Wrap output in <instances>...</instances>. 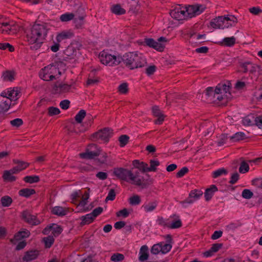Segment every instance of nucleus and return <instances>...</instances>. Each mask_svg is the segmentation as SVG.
<instances>
[{
  "label": "nucleus",
  "mask_w": 262,
  "mask_h": 262,
  "mask_svg": "<svg viewBox=\"0 0 262 262\" xmlns=\"http://www.w3.org/2000/svg\"><path fill=\"white\" fill-rule=\"evenodd\" d=\"M49 29V26L44 23L35 24L31 27L27 32V38L32 50L40 48Z\"/></svg>",
  "instance_id": "1"
},
{
  "label": "nucleus",
  "mask_w": 262,
  "mask_h": 262,
  "mask_svg": "<svg viewBox=\"0 0 262 262\" xmlns=\"http://www.w3.org/2000/svg\"><path fill=\"white\" fill-rule=\"evenodd\" d=\"M230 87V81L221 82L217 85L215 89L212 87H208L205 91V95L210 101L213 102L228 100L231 98Z\"/></svg>",
  "instance_id": "2"
},
{
  "label": "nucleus",
  "mask_w": 262,
  "mask_h": 262,
  "mask_svg": "<svg viewBox=\"0 0 262 262\" xmlns=\"http://www.w3.org/2000/svg\"><path fill=\"white\" fill-rule=\"evenodd\" d=\"M133 170L134 168L128 170L120 168L115 169L114 173L116 177L121 180L143 187L145 185L144 180L142 177L134 174Z\"/></svg>",
  "instance_id": "3"
},
{
  "label": "nucleus",
  "mask_w": 262,
  "mask_h": 262,
  "mask_svg": "<svg viewBox=\"0 0 262 262\" xmlns=\"http://www.w3.org/2000/svg\"><path fill=\"white\" fill-rule=\"evenodd\" d=\"M64 67L65 65L60 61L49 64L40 72V77L45 81L53 80L61 74L59 69Z\"/></svg>",
  "instance_id": "4"
},
{
  "label": "nucleus",
  "mask_w": 262,
  "mask_h": 262,
  "mask_svg": "<svg viewBox=\"0 0 262 262\" xmlns=\"http://www.w3.org/2000/svg\"><path fill=\"white\" fill-rule=\"evenodd\" d=\"M122 60L130 69L141 68L146 63L145 57L141 53H127L122 57Z\"/></svg>",
  "instance_id": "5"
},
{
  "label": "nucleus",
  "mask_w": 262,
  "mask_h": 262,
  "mask_svg": "<svg viewBox=\"0 0 262 262\" xmlns=\"http://www.w3.org/2000/svg\"><path fill=\"white\" fill-rule=\"evenodd\" d=\"M99 59L102 64L108 66L118 65L122 61L121 57L110 54L104 51L99 53Z\"/></svg>",
  "instance_id": "6"
},
{
  "label": "nucleus",
  "mask_w": 262,
  "mask_h": 262,
  "mask_svg": "<svg viewBox=\"0 0 262 262\" xmlns=\"http://www.w3.org/2000/svg\"><path fill=\"white\" fill-rule=\"evenodd\" d=\"M171 244L162 242L155 244L151 249V252L154 254H166L171 250Z\"/></svg>",
  "instance_id": "7"
},
{
  "label": "nucleus",
  "mask_w": 262,
  "mask_h": 262,
  "mask_svg": "<svg viewBox=\"0 0 262 262\" xmlns=\"http://www.w3.org/2000/svg\"><path fill=\"white\" fill-rule=\"evenodd\" d=\"M187 18H192L201 14L205 10V7L202 5H194L185 7Z\"/></svg>",
  "instance_id": "8"
},
{
  "label": "nucleus",
  "mask_w": 262,
  "mask_h": 262,
  "mask_svg": "<svg viewBox=\"0 0 262 262\" xmlns=\"http://www.w3.org/2000/svg\"><path fill=\"white\" fill-rule=\"evenodd\" d=\"M186 8L185 7L178 5L176 6L170 12V15L174 19L182 20L187 19L186 15Z\"/></svg>",
  "instance_id": "9"
},
{
  "label": "nucleus",
  "mask_w": 262,
  "mask_h": 262,
  "mask_svg": "<svg viewBox=\"0 0 262 262\" xmlns=\"http://www.w3.org/2000/svg\"><path fill=\"white\" fill-rule=\"evenodd\" d=\"M19 29V27L12 21H3L0 33L3 34H10L12 32L16 33Z\"/></svg>",
  "instance_id": "10"
},
{
  "label": "nucleus",
  "mask_w": 262,
  "mask_h": 262,
  "mask_svg": "<svg viewBox=\"0 0 262 262\" xmlns=\"http://www.w3.org/2000/svg\"><path fill=\"white\" fill-rule=\"evenodd\" d=\"M19 91L16 88H9L4 91L1 94L2 99H8L10 101V104L12 101L16 100L19 96Z\"/></svg>",
  "instance_id": "11"
},
{
  "label": "nucleus",
  "mask_w": 262,
  "mask_h": 262,
  "mask_svg": "<svg viewBox=\"0 0 262 262\" xmlns=\"http://www.w3.org/2000/svg\"><path fill=\"white\" fill-rule=\"evenodd\" d=\"M167 39L165 37H161L157 40L148 38V47H151L158 51L162 52L164 50Z\"/></svg>",
  "instance_id": "12"
},
{
  "label": "nucleus",
  "mask_w": 262,
  "mask_h": 262,
  "mask_svg": "<svg viewBox=\"0 0 262 262\" xmlns=\"http://www.w3.org/2000/svg\"><path fill=\"white\" fill-rule=\"evenodd\" d=\"M112 134V132L110 128H105L94 134L93 137L97 140L106 142Z\"/></svg>",
  "instance_id": "13"
},
{
  "label": "nucleus",
  "mask_w": 262,
  "mask_h": 262,
  "mask_svg": "<svg viewBox=\"0 0 262 262\" xmlns=\"http://www.w3.org/2000/svg\"><path fill=\"white\" fill-rule=\"evenodd\" d=\"M203 195V192L201 190L194 189L190 191L189 198L182 202L185 203L191 204L199 200Z\"/></svg>",
  "instance_id": "14"
},
{
  "label": "nucleus",
  "mask_w": 262,
  "mask_h": 262,
  "mask_svg": "<svg viewBox=\"0 0 262 262\" xmlns=\"http://www.w3.org/2000/svg\"><path fill=\"white\" fill-rule=\"evenodd\" d=\"M22 216L26 222L32 225H37L40 223V221L36 218V216L31 214L28 211H24Z\"/></svg>",
  "instance_id": "15"
},
{
  "label": "nucleus",
  "mask_w": 262,
  "mask_h": 262,
  "mask_svg": "<svg viewBox=\"0 0 262 262\" xmlns=\"http://www.w3.org/2000/svg\"><path fill=\"white\" fill-rule=\"evenodd\" d=\"M258 116L255 114H250L244 118L242 120V123L245 126L257 125V118Z\"/></svg>",
  "instance_id": "16"
},
{
  "label": "nucleus",
  "mask_w": 262,
  "mask_h": 262,
  "mask_svg": "<svg viewBox=\"0 0 262 262\" xmlns=\"http://www.w3.org/2000/svg\"><path fill=\"white\" fill-rule=\"evenodd\" d=\"M223 17L224 19H223V23L222 24L223 26V29L232 26L237 22V18L234 15H228L223 16Z\"/></svg>",
  "instance_id": "17"
},
{
  "label": "nucleus",
  "mask_w": 262,
  "mask_h": 262,
  "mask_svg": "<svg viewBox=\"0 0 262 262\" xmlns=\"http://www.w3.org/2000/svg\"><path fill=\"white\" fill-rule=\"evenodd\" d=\"M152 113L154 116L157 118L155 121V123L158 124L162 123L164 120L165 116L159 107L157 106H154L152 108Z\"/></svg>",
  "instance_id": "18"
},
{
  "label": "nucleus",
  "mask_w": 262,
  "mask_h": 262,
  "mask_svg": "<svg viewBox=\"0 0 262 262\" xmlns=\"http://www.w3.org/2000/svg\"><path fill=\"white\" fill-rule=\"evenodd\" d=\"M55 91L56 93H67L71 89V85L66 83L57 82L54 86Z\"/></svg>",
  "instance_id": "19"
},
{
  "label": "nucleus",
  "mask_w": 262,
  "mask_h": 262,
  "mask_svg": "<svg viewBox=\"0 0 262 262\" xmlns=\"http://www.w3.org/2000/svg\"><path fill=\"white\" fill-rule=\"evenodd\" d=\"M73 36V33L70 31H63L59 33L56 37L57 42H60L62 40L71 38Z\"/></svg>",
  "instance_id": "20"
},
{
  "label": "nucleus",
  "mask_w": 262,
  "mask_h": 262,
  "mask_svg": "<svg viewBox=\"0 0 262 262\" xmlns=\"http://www.w3.org/2000/svg\"><path fill=\"white\" fill-rule=\"evenodd\" d=\"M100 154V150H97L95 151L87 150L85 152L80 154V156L81 158L83 159H91L98 156Z\"/></svg>",
  "instance_id": "21"
},
{
  "label": "nucleus",
  "mask_w": 262,
  "mask_h": 262,
  "mask_svg": "<svg viewBox=\"0 0 262 262\" xmlns=\"http://www.w3.org/2000/svg\"><path fill=\"white\" fill-rule=\"evenodd\" d=\"M223 19H224L223 16H219L215 18L212 19L210 22V25L211 27L214 29H223Z\"/></svg>",
  "instance_id": "22"
},
{
  "label": "nucleus",
  "mask_w": 262,
  "mask_h": 262,
  "mask_svg": "<svg viewBox=\"0 0 262 262\" xmlns=\"http://www.w3.org/2000/svg\"><path fill=\"white\" fill-rule=\"evenodd\" d=\"M78 46H81V45L76 43L72 44L71 46H69L67 49L64 51V54L67 56L73 58L76 55L77 50L75 49L76 48L78 47Z\"/></svg>",
  "instance_id": "23"
},
{
  "label": "nucleus",
  "mask_w": 262,
  "mask_h": 262,
  "mask_svg": "<svg viewBox=\"0 0 262 262\" xmlns=\"http://www.w3.org/2000/svg\"><path fill=\"white\" fill-rule=\"evenodd\" d=\"M10 106V101L8 99L0 97V114L8 110Z\"/></svg>",
  "instance_id": "24"
},
{
  "label": "nucleus",
  "mask_w": 262,
  "mask_h": 262,
  "mask_svg": "<svg viewBox=\"0 0 262 262\" xmlns=\"http://www.w3.org/2000/svg\"><path fill=\"white\" fill-rule=\"evenodd\" d=\"M133 165L135 168H138L142 172H145L147 170V164L143 162H140L139 160H134Z\"/></svg>",
  "instance_id": "25"
},
{
  "label": "nucleus",
  "mask_w": 262,
  "mask_h": 262,
  "mask_svg": "<svg viewBox=\"0 0 262 262\" xmlns=\"http://www.w3.org/2000/svg\"><path fill=\"white\" fill-rule=\"evenodd\" d=\"M217 189L216 187L213 185L210 186V188L207 189L204 193V196L206 201L210 200L212 197L214 193L217 191Z\"/></svg>",
  "instance_id": "26"
},
{
  "label": "nucleus",
  "mask_w": 262,
  "mask_h": 262,
  "mask_svg": "<svg viewBox=\"0 0 262 262\" xmlns=\"http://www.w3.org/2000/svg\"><path fill=\"white\" fill-rule=\"evenodd\" d=\"M68 210L66 208H63L60 206H55L52 208V212L53 214L63 216L67 213Z\"/></svg>",
  "instance_id": "27"
},
{
  "label": "nucleus",
  "mask_w": 262,
  "mask_h": 262,
  "mask_svg": "<svg viewBox=\"0 0 262 262\" xmlns=\"http://www.w3.org/2000/svg\"><path fill=\"white\" fill-rule=\"evenodd\" d=\"M139 259L141 261L147 259V246L146 245H144L140 248Z\"/></svg>",
  "instance_id": "28"
},
{
  "label": "nucleus",
  "mask_w": 262,
  "mask_h": 262,
  "mask_svg": "<svg viewBox=\"0 0 262 262\" xmlns=\"http://www.w3.org/2000/svg\"><path fill=\"white\" fill-rule=\"evenodd\" d=\"M235 41L236 38L234 36L230 37H225L222 39L221 43L225 46L232 47L235 43Z\"/></svg>",
  "instance_id": "29"
},
{
  "label": "nucleus",
  "mask_w": 262,
  "mask_h": 262,
  "mask_svg": "<svg viewBox=\"0 0 262 262\" xmlns=\"http://www.w3.org/2000/svg\"><path fill=\"white\" fill-rule=\"evenodd\" d=\"M254 67L252 63L250 62H245L243 63L241 67V71L244 73L248 72H252L254 71Z\"/></svg>",
  "instance_id": "30"
},
{
  "label": "nucleus",
  "mask_w": 262,
  "mask_h": 262,
  "mask_svg": "<svg viewBox=\"0 0 262 262\" xmlns=\"http://www.w3.org/2000/svg\"><path fill=\"white\" fill-rule=\"evenodd\" d=\"M93 214L91 213L88 214L84 216H82L80 217L81 220V225L83 226L85 224H89L92 223L94 220Z\"/></svg>",
  "instance_id": "31"
},
{
  "label": "nucleus",
  "mask_w": 262,
  "mask_h": 262,
  "mask_svg": "<svg viewBox=\"0 0 262 262\" xmlns=\"http://www.w3.org/2000/svg\"><path fill=\"white\" fill-rule=\"evenodd\" d=\"M35 193V191L34 189L30 188H24L19 191V194L26 198H28Z\"/></svg>",
  "instance_id": "32"
},
{
  "label": "nucleus",
  "mask_w": 262,
  "mask_h": 262,
  "mask_svg": "<svg viewBox=\"0 0 262 262\" xmlns=\"http://www.w3.org/2000/svg\"><path fill=\"white\" fill-rule=\"evenodd\" d=\"M14 73L12 71H7L3 73L2 78L5 81H11L14 79Z\"/></svg>",
  "instance_id": "33"
},
{
  "label": "nucleus",
  "mask_w": 262,
  "mask_h": 262,
  "mask_svg": "<svg viewBox=\"0 0 262 262\" xmlns=\"http://www.w3.org/2000/svg\"><path fill=\"white\" fill-rule=\"evenodd\" d=\"M38 252L35 251L28 252L24 256L23 259L26 261H30L35 259L37 257Z\"/></svg>",
  "instance_id": "34"
},
{
  "label": "nucleus",
  "mask_w": 262,
  "mask_h": 262,
  "mask_svg": "<svg viewBox=\"0 0 262 262\" xmlns=\"http://www.w3.org/2000/svg\"><path fill=\"white\" fill-rule=\"evenodd\" d=\"M89 198V193L85 192L82 197L81 201L78 203V207H83V210L86 211L87 209L84 208V206L87 204V200Z\"/></svg>",
  "instance_id": "35"
},
{
  "label": "nucleus",
  "mask_w": 262,
  "mask_h": 262,
  "mask_svg": "<svg viewBox=\"0 0 262 262\" xmlns=\"http://www.w3.org/2000/svg\"><path fill=\"white\" fill-rule=\"evenodd\" d=\"M245 137V134L243 132H237L233 135L230 137V140L233 142L243 140Z\"/></svg>",
  "instance_id": "36"
},
{
  "label": "nucleus",
  "mask_w": 262,
  "mask_h": 262,
  "mask_svg": "<svg viewBox=\"0 0 262 262\" xmlns=\"http://www.w3.org/2000/svg\"><path fill=\"white\" fill-rule=\"evenodd\" d=\"M150 165L148 166V172L149 171H156L157 170V167L160 165V163L158 160H150Z\"/></svg>",
  "instance_id": "37"
},
{
  "label": "nucleus",
  "mask_w": 262,
  "mask_h": 262,
  "mask_svg": "<svg viewBox=\"0 0 262 262\" xmlns=\"http://www.w3.org/2000/svg\"><path fill=\"white\" fill-rule=\"evenodd\" d=\"M112 12L116 15H122L125 13V10L119 5H116L111 8Z\"/></svg>",
  "instance_id": "38"
},
{
  "label": "nucleus",
  "mask_w": 262,
  "mask_h": 262,
  "mask_svg": "<svg viewBox=\"0 0 262 262\" xmlns=\"http://www.w3.org/2000/svg\"><path fill=\"white\" fill-rule=\"evenodd\" d=\"M50 228H51V231H52V233L54 236H58L62 231V228L56 224L50 226Z\"/></svg>",
  "instance_id": "39"
},
{
  "label": "nucleus",
  "mask_w": 262,
  "mask_h": 262,
  "mask_svg": "<svg viewBox=\"0 0 262 262\" xmlns=\"http://www.w3.org/2000/svg\"><path fill=\"white\" fill-rule=\"evenodd\" d=\"M75 15L73 13H66L60 16V20L62 22H67L74 18Z\"/></svg>",
  "instance_id": "40"
},
{
  "label": "nucleus",
  "mask_w": 262,
  "mask_h": 262,
  "mask_svg": "<svg viewBox=\"0 0 262 262\" xmlns=\"http://www.w3.org/2000/svg\"><path fill=\"white\" fill-rule=\"evenodd\" d=\"M128 202L132 206L138 205L141 202L140 197L138 195H134L129 198Z\"/></svg>",
  "instance_id": "41"
},
{
  "label": "nucleus",
  "mask_w": 262,
  "mask_h": 262,
  "mask_svg": "<svg viewBox=\"0 0 262 262\" xmlns=\"http://www.w3.org/2000/svg\"><path fill=\"white\" fill-rule=\"evenodd\" d=\"M228 174V171L225 169L224 168H219L215 171H214L212 173L213 177L214 178H216L220 176L224 175L226 176Z\"/></svg>",
  "instance_id": "42"
},
{
  "label": "nucleus",
  "mask_w": 262,
  "mask_h": 262,
  "mask_svg": "<svg viewBox=\"0 0 262 262\" xmlns=\"http://www.w3.org/2000/svg\"><path fill=\"white\" fill-rule=\"evenodd\" d=\"M174 216L176 217V220L171 222L170 224L169 225L170 228L172 229H175L179 228L182 225L181 221L178 216L174 215Z\"/></svg>",
  "instance_id": "43"
},
{
  "label": "nucleus",
  "mask_w": 262,
  "mask_h": 262,
  "mask_svg": "<svg viewBox=\"0 0 262 262\" xmlns=\"http://www.w3.org/2000/svg\"><path fill=\"white\" fill-rule=\"evenodd\" d=\"M46 248H50L53 245L54 242V238L52 236L49 235L43 238Z\"/></svg>",
  "instance_id": "44"
},
{
  "label": "nucleus",
  "mask_w": 262,
  "mask_h": 262,
  "mask_svg": "<svg viewBox=\"0 0 262 262\" xmlns=\"http://www.w3.org/2000/svg\"><path fill=\"white\" fill-rule=\"evenodd\" d=\"M85 116H86V112L83 110H81L78 112V113L75 117V120L78 123H81L82 122V120L83 119V118L85 117Z\"/></svg>",
  "instance_id": "45"
},
{
  "label": "nucleus",
  "mask_w": 262,
  "mask_h": 262,
  "mask_svg": "<svg viewBox=\"0 0 262 262\" xmlns=\"http://www.w3.org/2000/svg\"><path fill=\"white\" fill-rule=\"evenodd\" d=\"M128 140L129 137L128 136L126 135H121L119 138L120 146L121 147L124 146L128 143Z\"/></svg>",
  "instance_id": "46"
},
{
  "label": "nucleus",
  "mask_w": 262,
  "mask_h": 262,
  "mask_svg": "<svg viewBox=\"0 0 262 262\" xmlns=\"http://www.w3.org/2000/svg\"><path fill=\"white\" fill-rule=\"evenodd\" d=\"M39 178L38 176H27L24 178V181L30 184L38 182Z\"/></svg>",
  "instance_id": "47"
},
{
  "label": "nucleus",
  "mask_w": 262,
  "mask_h": 262,
  "mask_svg": "<svg viewBox=\"0 0 262 262\" xmlns=\"http://www.w3.org/2000/svg\"><path fill=\"white\" fill-rule=\"evenodd\" d=\"M249 170V165L245 161H243L239 168V171L242 173L247 172Z\"/></svg>",
  "instance_id": "48"
},
{
  "label": "nucleus",
  "mask_w": 262,
  "mask_h": 262,
  "mask_svg": "<svg viewBox=\"0 0 262 262\" xmlns=\"http://www.w3.org/2000/svg\"><path fill=\"white\" fill-rule=\"evenodd\" d=\"M124 258V256L122 254L117 253L111 256V259L113 261L117 262L123 260Z\"/></svg>",
  "instance_id": "49"
},
{
  "label": "nucleus",
  "mask_w": 262,
  "mask_h": 262,
  "mask_svg": "<svg viewBox=\"0 0 262 262\" xmlns=\"http://www.w3.org/2000/svg\"><path fill=\"white\" fill-rule=\"evenodd\" d=\"M84 17V15H81L76 17L74 18V21L77 28H79L82 26Z\"/></svg>",
  "instance_id": "50"
},
{
  "label": "nucleus",
  "mask_w": 262,
  "mask_h": 262,
  "mask_svg": "<svg viewBox=\"0 0 262 262\" xmlns=\"http://www.w3.org/2000/svg\"><path fill=\"white\" fill-rule=\"evenodd\" d=\"M3 178L5 180L11 182L14 181L15 180V177L13 176V174L8 170L5 171L3 174Z\"/></svg>",
  "instance_id": "51"
},
{
  "label": "nucleus",
  "mask_w": 262,
  "mask_h": 262,
  "mask_svg": "<svg viewBox=\"0 0 262 262\" xmlns=\"http://www.w3.org/2000/svg\"><path fill=\"white\" fill-rule=\"evenodd\" d=\"M253 195V192L249 189H245L242 191V196L244 199H250Z\"/></svg>",
  "instance_id": "52"
},
{
  "label": "nucleus",
  "mask_w": 262,
  "mask_h": 262,
  "mask_svg": "<svg viewBox=\"0 0 262 262\" xmlns=\"http://www.w3.org/2000/svg\"><path fill=\"white\" fill-rule=\"evenodd\" d=\"M118 91L121 94H126L128 92V85L126 83H123L118 86Z\"/></svg>",
  "instance_id": "53"
},
{
  "label": "nucleus",
  "mask_w": 262,
  "mask_h": 262,
  "mask_svg": "<svg viewBox=\"0 0 262 262\" xmlns=\"http://www.w3.org/2000/svg\"><path fill=\"white\" fill-rule=\"evenodd\" d=\"M1 203L3 206H9L12 203V199L9 196H5L2 198Z\"/></svg>",
  "instance_id": "54"
},
{
  "label": "nucleus",
  "mask_w": 262,
  "mask_h": 262,
  "mask_svg": "<svg viewBox=\"0 0 262 262\" xmlns=\"http://www.w3.org/2000/svg\"><path fill=\"white\" fill-rule=\"evenodd\" d=\"M60 110L57 107H50L48 108V114L50 116L56 115L59 114Z\"/></svg>",
  "instance_id": "55"
},
{
  "label": "nucleus",
  "mask_w": 262,
  "mask_h": 262,
  "mask_svg": "<svg viewBox=\"0 0 262 262\" xmlns=\"http://www.w3.org/2000/svg\"><path fill=\"white\" fill-rule=\"evenodd\" d=\"M239 175L237 172L233 173L231 176V179L229 181L231 184H235L239 179Z\"/></svg>",
  "instance_id": "56"
},
{
  "label": "nucleus",
  "mask_w": 262,
  "mask_h": 262,
  "mask_svg": "<svg viewBox=\"0 0 262 262\" xmlns=\"http://www.w3.org/2000/svg\"><path fill=\"white\" fill-rule=\"evenodd\" d=\"M7 48H8L10 52H12L14 51V49L13 46L10 45L8 43H0V49L2 50H6Z\"/></svg>",
  "instance_id": "57"
},
{
  "label": "nucleus",
  "mask_w": 262,
  "mask_h": 262,
  "mask_svg": "<svg viewBox=\"0 0 262 262\" xmlns=\"http://www.w3.org/2000/svg\"><path fill=\"white\" fill-rule=\"evenodd\" d=\"M23 120L19 118H16L14 120H12L10 121V124L13 126L16 127H18L23 124Z\"/></svg>",
  "instance_id": "58"
},
{
  "label": "nucleus",
  "mask_w": 262,
  "mask_h": 262,
  "mask_svg": "<svg viewBox=\"0 0 262 262\" xmlns=\"http://www.w3.org/2000/svg\"><path fill=\"white\" fill-rule=\"evenodd\" d=\"M249 11L254 15H258L262 12V10L258 7H253L249 9Z\"/></svg>",
  "instance_id": "59"
},
{
  "label": "nucleus",
  "mask_w": 262,
  "mask_h": 262,
  "mask_svg": "<svg viewBox=\"0 0 262 262\" xmlns=\"http://www.w3.org/2000/svg\"><path fill=\"white\" fill-rule=\"evenodd\" d=\"M188 171V169L186 167H184L181 168L177 173V177L178 178H182L183 177L187 172Z\"/></svg>",
  "instance_id": "60"
},
{
  "label": "nucleus",
  "mask_w": 262,
  "mask_h": 262,
  "mask_svg": "<svg viewBox=\"0 0 262 262\" xmlns=\"http://www.w3.org/2000/svg\"><path fill=\"white\" fill-rule=\"evenodd\" d=\"M116 196V193L115 190L113 189H111L109 192L106 198V201L111 200L113 201L115 199Z\"/></svg>",
  "instance_id": "61"
},
{
  "label": "nucleus",
  "mask_w": 262,
  "mask_h": 262,
  "mask_svg": "<svg viewBox=\"0 0 262 262\" xmlns=\"http://www.w3.org/2000/svg\"><path fill=\"white\" fill-rule=\"evenodd\" d=\"M70 103V101L68 100H62L60 103V106L63 110H67L69 107Z\"/></svg>",
  "instance_id": "62"
},
{
  "label": "nucleus",
  "mask_w": 262,
  "mask_h": 262,
  "mask_svg": "<svg viewBox=\"0 0 262 262\" xmlns=\"http://www.w3.org/2000/svg\"><path fill=\"white\" fill-rule=\"evenodd\" d=\"M223 235V232L221 230L215 231L213 234L211 235L212 239H217L221 237Z\"/></svg>",
  "instance_id": "63"
},
{
  "label": "nucleus",
  "mask_w": 262,
  "mask_h": 262,
  "mask_svg": "<svg viewBox=\"0 0 262 262\" xmlns=\"http://www.w3.org/2000/svg\"><path fill=\"white\" fill-rule=\"evenodd\" d=\"M254 97L257 100H262V89H259L255 92Z\"/></svg>",
  "instance_id": "64"
}]
</instances>
